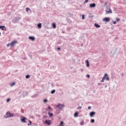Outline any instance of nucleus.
<instances>
[{
	"instance_id": "obj_1",
	"label": "nucleus",
	"mask_w": 126,
	"mask_h": 126,
	"mask_svg": "<svg viewBox=\"0 0 126 126\" xmlns=\"http://www.w3.org/2000/svg\"><path fill=\"white\" fill-rule=\"evenodd\" d=\"M110 55L112 57H113V58H117L118 57V50L117 48L115 50H113L111 51Z\"/></svg>"
},
{
	"instance_id": "obj_2",
	"label": "nucleus",
	"mask_w": 126,
	"mask_h": 126,
	"mask_svg": "<svg viewBox=\"0 0 126 126\" xmlns=\"http://www.w3.org/2000/svg\"><path fill=\"white\" fill-rule=\"evenodd\" d=\"M14 116V113H10V111H7L6 113V115L4 116L5 119H7L8 118H12Z\"/></svg>"
},
{
	"instance_id": "obj_3",
	"label": "nucleus",
	"mask_w": 126,
	"mask_h": 126,
	"mask_svg": "<svg viewBox=\"0 0 126 126\" xmlns=\"http://www.w3.org/2000/svg\"><path fill=\"white\" fill-rule=\"evenodd\" d=\"M21 19V18H20V17H15L12 20V23H14V24L18 23V22Z\"/></svg>"
},
{
	"instance_id": "obj_4",
	"label": "nucleus",
	"mask_w": 126,
	"mask_h": 126,
	"mask_svg": "<svg viewBox=\"0 0 126 126\" xmlns=\"http://www.w3.org/2000/svg\"><path fill=\"white\" fill-rule=\"evenodd\" d=\"M106 14H109V13H113V11L111 8H110V6H107L106 7Z\"/></svg>"
},
{
	"instance_id": "obj_5",
	"label": "nucleus",
	"mask_w": 126,
	"mask_h": 126,
	"mask_svg": "<svg viewBox=\"0 0 126 126\" xmlns=\"http://www.w3.org/2000/svg\"><path fill=\"white\" fill-rule=\"evenodd\" d=\"M64 107V104L58 103L57 106V108L58 109V110H63V108Z\"/></svg>"
},
{
	"instance_id": "obj_6",
	"label": "nucleus",
	"mask_w": 126,
	"mask_h": 126,
	"mask_svg": "<svg viewBox=\"0 0 126 126\" xmlns=\"http://www.w3.org/2000/svg\"><path fill=\"white\" fill-rule=\"evenodd\" d=\"M44 124H45V125H47V126H51L52 125V121L49 119H46L44 122Z\"/></svg>"
},
{
	"instance_id": "obj_7",
	"label": "nucleus",
	"mask_w": 126,
	"mask_h": 126,
	"mask_svg": "<svg viewBox=\"0 0 126 126\" xmlns=\"http://www.w3.org/2000/svg\"><path fill=\"white\" fill-rule=\"evenodd\" d=\"M102 21L103 22H110V21H111V18L109 17H104Z\"/></svg>"
},
{
	"instance_id": "obj_8",
	"label": "nucleus",
	"mask_w": 126,
	"mask_h": 126,
	"mask_svg": "<svg viewBox=\"0 0 126 126\" xmlns=\"http://www.w3.org/2000/svg\"><path fill=\"white\" fill-rule=\"evenodd\" d=\"M20 121L21 123H27V122H26V121H27V118L24 116H22L21 117Z\"/></svg>"
},
{
	"instance_id": "obj_9",
	"label": "nucleus",
	"mask_w": 126,
	"mask_h": 126,
	"mask_svg": "<svg viewBox=\"0 0 126 126\" xmlns=\"http://www.w3.org/2000/svg\"><path fill=\"white\" fill-rule=\"evenodd\" d=\"M17 43H18V42H17V40H14L11 41L10 42V47H14V45H15V44H17Z\"/></svg>"
},
{
	"instance_id": "obj_10",
	"label": "nucleus",
	"mask_w": 126,
	"mask_h": 126,
	"mask_svg": "<svg viewBox=\"0 0 126 126\" xmlns=\"http://www.w3.org/2000/svg\"><path fill=\"white\" fill-rule=\"evenodd\" d=\"M103 78H104V79H106V80H107V81H109V80H110L109 75H108L107 73L104 74Z\"/></svg>"
},
{
	"instance_id": "obj_11",
	"label": "nucleus",
	"mask_w": 126,
	"mask_h": 126,
	"mask_svg": "<svg viewBox=\"0 0 126 126\" xmlns=\"http://www.w3.org/2000/svg\"><path fill=\"white\" fill-rule=\"evenodd\" d=\"M95 115L96 112L95 111H91V112H90V117L91 118H93Z\"/></svg>"
},
{
	"instance_id": "obj_12",
	"label": "nucleus",
	"mask_w": 126,
	"mask_h": 126,
	"mask_svg": "<svg viewBox=\"0 0 126 126\" xmlns=\"http://www.w3.org/2000/svg\"><path fill=\"white\" fill-rule=\"evenodd\" d=\"M89 7H91V8H93L94 7H96V3H92L90 4Z\"/></svg>"
},
{
	"instance_id": "obj_13",
	"label": "nucleus",
	"mask_w": 126,
	"mask_h": 126,
	"mask_svg": "<svg viewBox=\"0 0 126 126\" xmlns=\"http://www.w3.org/2000/svg\"><path fill=\"white\" fill-rule=\"evenodd\" d=\"M0 29L2 30V31H6V28L5 27V26H0Z\"/></svg>"
},
{
	"instance_id": "obj_14",
	"label": "nucleus",
	"mask_w": 126,
	"mask_h": 126,
	"mask_svg": "<svg viewBox=\"0 0 126 126\" xmlns=\"http://www.w3.org/2000/svg\"><path fill=\"white\" fill-rule=\"evenodd\" d=\"M29 40H31V41H35L36 38H35V36H30L29 37Z\"/></svg>"
},
{
	"instance_id": "obj_15",
	"label": "nucleus",
	"mask_w": 126,
	"mask_h": 126,
	"mask_svg": "<svg viewBox=\"0 0 126 126\" xmlns=\"http://www.w3.org/2000/svg\"><path fill=\"white\" fill-rule=\"evenodd\" d=\"M85 63H86V66L87 67H89L90 66V63H89V61L88 60H86Z\"/></svg>"
},
{
	"instance_id": "obj_16",
	"label": "nucleus",
	"mask_w": 126,
	"mask_h": 126,
	"mask_svg": "<svg viewBox=\"0 0 126 126\" xmlns=\"http://www.w3.org/2000/svg\"><path fill=\"white\" fill-rule=\"evenodd\" d=\"M48 115L50 117V118H53L54 116V114L53 113H51L50 111H49L48 112Z\"/></svg>"
},
{
	"instance_id": "obj_17",
	"label": "nucleus",
	"mask_w": 126,
	"mask_h": 126,
	"mask_svg": "<svg viewBox=\"0 0 126 126\" xmlns=\"http://www.w3.org/2000/svg\"><path fill=\"white\" fill-rule=\"evenodd\" d=\"M66 20L67 21V22H68V23H69V24H71V23H72V21H71V20H70V19L67 18H66Z\"/></svg>"
},
{
	"instance_id": "obj_18",
	"label": "nucleus",
	"mask_w": 126,
	"mask_h": 126,
	"mask_svg": "<svg viewBox=\"0 0 126 126\" xmlns=\"http://www.w3.org/2000/svg\"><path fill=\"white\" fill-rule=\"evenodd\" d=\"M94 26L96 28H100V27H101V26H100V25H99V24H98L97 23H94Z\"/></svg>"
},
{
	"instance_id": "obj_19",
	"label": "nucleus",
	"mask_w": 126,
	"mask_h": 126,
	"mask_svg": "<svg viewBox=\"0 0 126 126\" xmlns=\"http://www.w3.org/2000/svg\"><path fill=\"white\" fill-rule=\"evenodd\" d=\"M78 115H79V112H78V111L75 112L74 114V118L78 117Z\"/></svg>"
},
{
	"instance_id": "obj_20",
	"label": "nucleus",
	"mask_w": 126,
	"mask_h": 126,
	"mask_svg": "<svg viewBox=\"0 0 126 126\" xmlns=\"http://www.w3.org/2000/svg\"><path fill=\"white\" fill-rule=\"evenodd\" d=\"M52 26L53 29H56L57 28V24H56V23H53L52 24Z\"/></svg>"
},
{
	"instance_id": "obj_21",
	"label": "nucleus",
	"mask_w": 126,
	"mask_h": 126,
	"mask_svg": "<svg viewBox=\"0 0 126 126\" xmlns=\"http://www.w3.org/2000/svg\"><path fill=\"white\" fill-rule=\"evenodd\" d=\"M37 27L38 29H41V28H42V23H39L37 24Z\"/></svg>"
},
{
	"instance_id": "obj_22",
	"label": "nucleus",
	"mask_w": 126,
	"mask_h": 126,
	"mask_svg": "<svg viewBox=\"0 0 126 126\" xmlns=\"http://www.w3.org/2000/svg\"><path fill=\"white\" fill-rule=\"evenodd\" d=\"M26 10L27 12H32V11L31 10V9L29 7L26 8Z\"/></svg>"
},
{
	"instance_id": "obj_23",
	"label": "nucleus",
	"mask_w": 126,
	"mask_h": 126,
	"mask_svg": "<svg viewBox=\"0 0 126 126\" xmlns=\"http://www.w3.org/2000/svg\"><path fill=\"white\" fill-rule=\"evenodd\" d=\"M46 111H48V110H49V111H51L52 110V107H51V106L49 105L47 108L45 109Z\"/></svg>"
},
{
	"instance_id": "obj_24",
	"label": "nucleus",
	"mask_w": 126,
	"mask_h": 126,
	"mask_svg": "<svg viewBox=\"0 0 126 126\" xmlns=\"http://www.w3.org/2000/svg\"><path fill=\"white\" fill-rule=\"evenodd\" d=\"M30 75L29 74H27L25 76L26 79H29V78H30Z\"/></svg>"
},
{
	"instance_id": "obj_25",
	"label": "nucleus",
	"mask_w": 126,
	"mask_h": 126,
	"mask_svg": "<svg viewBox=\"0 0 126 126\" xmlns=\"http://www.w3.org/2000/svg\"><path fill=\"white\" fill-rule=\"evenodd\" d=\"M29 122L30 123H28V126H32V125L33 124L32 123V121H31V120H29Z\"/></svg>"
},
{
	"instance_id": "obj_26",
	"label": "nucleus",
	"mask_w": 126,
	"mask_h": 126,
	"mask_svg": "<svg viewBox=\"0 0 126 126\" xmlns=\"http://www.w3.org/2000/svg\"><path fill=\"white\" fill-rule=\"evenodd\" d=\"M56 93V90H52L51 91V94H55Z\"/></svg>"
},
{
	"instance_id": "obj_27",
	"label": "nucleus",
	"mask_w": 126,
	"mask_h": 126,
	"mask_svg": "<svg viewBox=\"0 0 126 126\" xmlns=\"http://www.w3.org/2000/svg\"><path fill=\"white\" fill-rule=\"evenodd\" d=\"M90 123L91 124H94V123H95V120H94L93 119H91Z\"/></svg>"
},
{
	"instance_id": "obj_28",
	"label": "nucleus",
	"mask_w": 126,
	"mask_h": 126,
	"mask_svg": "<svg viewBox=\"0 0 126 126\" xmlns=\"http://www.w3.org/2000/svg\"><path fill=\"white\" fill-rule=\"evenodd\" d=\"M68 15H69L70 17H73V14H71L69 12L67 13Z\"/></svg>"
},
{
	"instance_id": "obj_29",
	"label": "nucleus",
	"mask_w": 126,
	"mask_h": 126,
	"mask_svg": "<svg viewBox=\"0 0 126 126\" xmlns=\"http://www.w3.org/2000/svg\"><path fill=\"white\" fill-rule=\"evenodd\" d=\"M48 99L47 98H44L43 99L44 103H48Z\"/></svg>"
},
{
	"instance_id": "obj_30",
	"label": "nucleus",
	"mask_w": 126,
	"mask_h": 126,
	"mask_svg": "<svg viewBox=\"0 0 126 126\" xmlns=\"http://www.w3.org/2000/svg\"><path fill=\"white\" fill-rule=\"evenodd\" d=\"M10 100H11V98H7L6 100V103H8V102H10Z\"/></svg>"
},
{
	"instance_id": "obj_31",
	"label": "nucleus",
	"mask_w": 126,
	"mask_h": 126,
	"mask_svg": "<svg viewBox=\"0 0 126 126\" xmlns=\"http://www.w3.org/2000/svg\"><path fill=\"white\" fill-rule=\"evenodd\" d=\"M83 125H84V121H82L80 123V125L83 126Z\"/></svg>"
},
{
	"instance_id": "obj_32",
	"label": "nucleus",
	"mask_w": 126,
	"mask_h": 126,
	"mask_svg": "<svg viewBox=\"0 0 126 126\" xmlns=\"http://www.w3.org/2000/svg\"><path fill=\"white\" fill-rule=\"evenodd\" d=\"M15 85V82H13L12 83L10 84V86H14Z\"/></svg>"
},
{
	"instance_id": "obj_33",
	"label": "nucleus",
	"mask_w": 126,
	"mask_h": 126,
	"mask_svg": "<svg viewBox=\"0 0 126 126\" xmlns=\"http://www.w3.org/2000/svg\"><path fill=\"white\" fill-rule=\"evenodd\" d=\"M82 19L83 20H84V19H85V15L83 14L82 15Z\"/></svg>"
},
{
	"instance_id": "obj_34",
	"label": "nucleus",
	"mask_w": 126,
	"mask_h": 126,
	"mask_svg": "<svg viewBox=\"0 0 126 126\" xmlns=\"http://www.w3.org/2000/svg\"><path fill=\"white\" fill-rule=\"evenodd\" d=\"M64 124V123L63 122V121H61L60 124L59 125H61V126H63Z\"/></svg>"
},
{
	"instance_id": "obj_35",
	"label": "nucleus",
	"mask_w": 126,
	"mask_h": 126,
	"mask_svg": "<svg viewBox=\"0 0 126 126\" xmlns=\"http://www.w3.org/2000/svg\"><path fill=\"white\" fill-rule=\"evenodd\" d=\"M31 126H38V125L36 123H32Z\"/></svg>"
},
{
	"instance_id": "obj_36",
	"label": "nucleus",
	"mask_w": 126,
	"mask_h": 126,
	"mask_svg": "<svg viewBox=\"0 0 126 126\" xmlns=\"http://www.w3.org/2000/svg\"><path fill=\"white\" fill-rule=\"evenodd\" d=\"M28 56L29 57H30V59H32L33 58V57L32 56V54H29Z\"/></svg>"
},
{
	"instance_id": "obj_37",
	"label": "nucleus",
	"mask_w": 126,
	"mask_h": 126,
	"mask_svg": "<svg viewBox=\"0 0 126 126\" xmlns=\"http://www.w3.org/2000/svg\"><path fill=\"white\" fill-rule=\"evenodd\" d=\"M121 20V19L120 18H116V22H119V21Z\"/></svg>"
},
{
	"instance_id": "obj_38",
	"label": "nucleus",
	"mask_w": 126,
	"mask_h": 126,
	"mask_svg": "<svg viewBox=\"0 0 126 126\" xmlns=\"http://www.w3.org/2000/svg\"><path fill=\"white\" fill-rule=\"evenodd\" d=\"M112 22L113 23V24H117L116 21H112Z\"/></svg>"
},
{
	"instance_id": "obj_39",
	"label": "nucleus",
	"mask_w": 126,
	"mask_h": 126,
	"mask_svg": "<svg viewBox=\"0 0 126 126\" xmlns=\"http://www.w3.org/2000/svg\"><path fill=\"white\" fill-rule=\"evenodd\" d=\"M81 109H82V107L81 106H78L77 107V110H81Z\"/></svg>"
},
{
	"instance_id": "obj_40",
	"label": "nucleus",
	"mask_w": 126,
	"mask_h": 126,
	"mask_svg": "<svg viewBox=\"0 0 126 126\" xmlns=\"http://www.w3.org/2000/svg\"><path fill=\"white\" fill-rule=\"evenodd\" d=\"M86 77H87L88 78H90V75L89 74H87Z\"/></svg>"
},
{
	"instance_id": "obj_41",
	"label": "nucleus",
	"mask_w": 126,
	"mask_h": 126,
	"mask_svg": "<svg viewBox=\"0 0 126 126\" xmlns=\"http://www.w3.org/2000/svg\"><path fill=\"white\" fill-rule=\"evenodd\" d=\"M105 79V78L103 77H102L101 80L100 81V82H104V80Z\"/></svg>"
},
{
	"instance_id": "obj_42",
	"label": "nucleus",
	"mask_w": 126,
	"mask_h": 126,
	"mask_svg": "<svg viewBox=\"0 0 126 126\" xmlns=\"http://www.w3.org/2000/svg\"><path fill=\"white\" fill-rule=\"evenodd\" d=\"M89 1V0H85L84 3H87Z\"/></svg>"
},
{
	"instance_id": "obj_43",
	"label": "nucleus",
	"mask_w": 126,
	"mask_h": 126,
	"mask_svg": "<svg viewBox=\"0 0 126 126\" xmlns=\"http://www.w3.org/2000/svg\"><path fill=\"white\" fill-rule=\"evenodd\" d=\"M61 47H57V51H61Z\"/></svg>"
},
{
	"instance_id": "obj_44",
	"label": "nucleus",
	"mask_w": 126,
	"mask_h": 126,
	"mask_svg": "<svg viewBox=\"0 0 126 126\" xmlns=\"http://www.w3.org/2000/svg\"><path fill=\"white\" fill-rule=\"evenodd\" d=\"M97 85H98V86H101V85H102V83H97Z\"/></svg>"
},
{
	"instance_id": "obj_45",
	"label": "nucleus",
	"mask_w": 126,
	"mask_h": 126,
	"mask_svg": "<svg viewBox=\"0 0 126 126\" xmlns=\"http://www.w3.org/2000/svg\"><path fill=\"white\" fill-rule=\"evenodd\" d=\"M35 97H36V94H34L32 96V98H35Z\"/></svg>"
},
{
	"instance_id": "obj_46",
	"label": "nucleus",
	"mask_w": 126,
	"mask_h": 126,
	"mask_svg": "<svg viewBox=\"0 0 126 126\" xmlns=\"http://www.w3.org/2000/svg\"><path fill=\"white\" fill-rule=\"evenodd\" d=\"M108 4V2H105V3H104V5L105 6H107V5Z\"/></svg>"
},
{
	"instance_id": "obj_47",
	"label": "nucleus",
	"mask_w": 126,
	"mask_h": 126,
	"mask_svg": "<svg viewBox=\"0 0 126 126\" xmlns=\"http://www.w3.org/2000/svg\"><path fill=\"white\" fill-rule=\"evenodd\" d=\"M47 118H48L47 117V116H44L43 117V119H47Z\"/></svg>"
},
{
	"instance_id": "obj_48",
	"label": "nucleus",
	"mask_w": 126,
	"mask_h": 126,
	"mask_svg": "<svg viewBox=\"0 0 126 126\" xmlns=\"http://www.w3.org/2000/svg\"><path fill=\"white\" fill-rule=\"evenodd\" d=\"M10 46V43H8L6 44V47H9Z\"/></svg>"
},
{
	"instance_id": "obj_49",
	"label": "nucleus",
	"mask_w": 126,
	"mask_h": 126,
	"mask_svg": "<svg viewBox=\"0 0 126 126\" xmlns=\"http://www.w3.org/2000/svg\"><path fill=\"white\" fill-rule=\"evenodd\" d=\"M91 106H88V110H90V109H91Z\"/></svg>"
},
{
	"instance_id": "obj_50",
	"label": "nucleus",
	"mask_w": 126,
	"mask_h": 126,
	"mask_svg": "<svg viewBox=\"0 0 126 126\" xmlns=\"http://www.w3.org/2000/svg\"><path fill=\"white\" fill-rule=\"evenodd\" d=\"M93 18V16L91 15L89 16V18Z\"/></svg>"
},
{
	"instance_id": "obj_51",
	"label": "nucleus",
	"mask_w": 126,
	"mask_h": 126,
	"mask_svg": "<svg viewBox=\"0 0 126 126\" xmlns=\"http://www.w3.org/2000/svg\"><path fill=\"white\" fill-rule=\"evenodd\" d=\"M107 85H105V88H107Z\"/></svg>"
},
{
	"instance_id": "obj_52",
	"label": "nucleus",
	"mask_w": 126,
	"mask_h": 126,
	"mask_svg": "<svg viewBox=\"0 0 126 126\" xmlns=\"http://www.w3.org/2000/svg\"><path fill=\"white\" fill-rule=\"evenodd\" d=\"M88 122H89V120H86V123H88Z\"/></svg>"
},
{
	"instance_id": "obj_53",
	"label": "nucleus",
	"mask_w": 126,
	"mask_h": 126,
	"mask_svg": "<svg viewBox=\"0 0 126 126\" xmlns=\"http://www.w3.org/2000/svg\"><path fill=\"white\" fill-rule=\"evenodd\" d=\"M111 29L112 30H114V28L111 27Z\"/></svg>"
},
{
	"instance_id": "obj_54",
	"label": "nucleus",
	"mask_w": 126,
	"mask_h": 126,
	"mask_svg": "<svg viewBox=\"0 0 126 126\" xmlns=\"http://www.w3.org/2000/svg\"><path fill=\"white\" fill-rule=\"evenodd\" d=\"M121 75H122V76H124V73H122L121 74Z\"/></svg>"
},
{
	"instance_id": "obj_55",
	"label": "nucleus",
	"mask_w": 126,
	"mask_h": 126,
	"mask_svg": "<svg viewBox=\"0 0 126 126\" xmlns=\"http://www.w3.org/2000/svg\"><path fill=\"white\" fill-rule=\"evenodd\" d=\"M81 71H83V69H81Z\"/></svg>"
},
{
	"instance_id": "obj_56",
	"label": "nucleus",
	"mask_w": 126,
	"mask_h": 126,
	"mask_svg": "<svg viewBox=\"0 0 126 126\" xmlns=\"http://www.w3.org/2000/svg\"><path fill=\"white\" fill-rule=\"evenodd\" d=\"M1 35V32H0V36Z\"/></svg>"
},
{
	"instance_id": "obj_57",
	"label": "nucleus",
	"mask_w": 126,
	"mask_h": 126,
	"mask_svg": "<svg viewBox=\"0 0 126 126\" xmlns=\"http://www.w3.org/2000/svg\"><path fill=\"white\" fill-rule=\"evenodd\" d=\"M83 46V44H81V46L82 47Z\"/></svg>"
},
{
	"instance_id": "obj_58",
	"label": "nucleus",
	"mask_w": 126,
	"mask_h": 126,
	"mask_svg": "<svg viewBox=\"0 0 126 126\" xmlns=\"http://www.w3.org/2000/svg\"><path fill=\"white\" fill-rule=\"evenodd\" d=\"M124 124H125V125H126V122H124Z\"/></svg>"
},
{
	"instance_id": "obj_59",
	"label": "nucleus",
	"mask_w": 126,
	"mask_h": 126,
	"mask_svg": "<svg viewBox=\"0 0 126 126\" xmlns=\"http://www.w3.org/2000/svg\"><path fill=\"white\" fill-rule=\"evenodd\" d=\"M69 29H70V28H68V30H69Z\"/></svg>"
},
{
	"instance_id": "obj_60",
	"label": "nucleus",
	"mask_w": 126,
	"mask_h": 126,
	"mask_svg": "<svg viewBox=\"0 0 126 126\" xmlns=\"http://www.w3.org/2000/svg\"><path fill=\"white\" fill-rule=\"evenodd\" d=\"M111 25H113V24H111Z\"/></svg>"
}]
</instances>
